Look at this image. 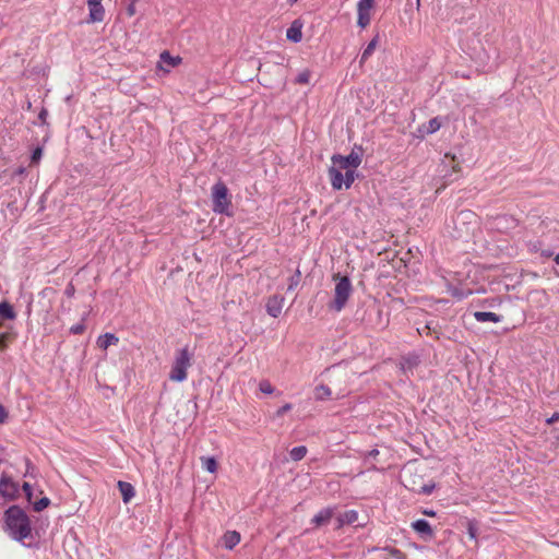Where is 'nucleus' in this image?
<instances>
[{
	"mask_svg": "<svg viewBox=\"0 0 559 559\" xmlns=\"http://www.w3.org/2000/svg\"><path fill=\"white\" fill-rule=\"evenodd\" d=\"M0 493L8 499L15 498L17 493V485L4 474L0 478Z\"/></svg>",
	"mask_w": 559,
	"mask_h": 559,
	"instance_id": "obj_9",
	"label": "nucleus"
},
{
	"mask_svg": "<svg viewBox=\"0 0 559 559\" xmlns=\"http://www.w3.org/2000/svg\"><path fill=\"white\" fill-rule=\"evenodd\" d=\"M557 420H559V412L554 413L551 417L546 419V423H547V425H551V424L556 423Z\"/></svg>",
	"mask_w": 559,
	"mask_h": 559,
	"instance_id": "obj_35",
	"label": "nucleus"
},
{
	"mask_svg": "<svg viewBox=\"0 0 559 559\" xmlns=\"http://www.w3.org/2000/svg\"><path fill=\"white\" fill-rule=\"evenodd\" d=\"M47 115H48V111L46 109H41L39 115H38V118L45 122L46 118H47Z\"/></svg>",
	"mask_w": 559,
	"mask_h": 559,
	"instance_id": "obj_39",
	"label": "nucleus"
},
{
	"mask_svg": "<svg viewBox=\"0 0 559 559\" xmlns=\"http://www.w3.org/2000/svg\"><path fill=\"white\" fill-rule=\"evenodd\" d=\"M419 4H420V0H417V5H419Z\"/></svg>",
	"mask_w": 559,
	"mask_h": 559,
	"instance_id": "obj_49",
	"label": "nucleus"
},
{
	"mask_svg": "<svg viewBox=\"0 0 559 559\" xmlns=\"http://www.w3.org/2000/svg\"><path fill=\"white\" fill-rule=\"evenodd\" d=\"M449 160V164H453L455 162L454 156H451L450 154H445L444 162Z\"/></svg>",
	"mask_w": 559,
	"mask_h": 559,
	"instance_id": "obj_43",
	"label": "nucleus"
},
{
	"mask_svg": "<svg viewBox=\"0 0 559 559\" xmlns=\"http://www.w3.org/2000/svg\"><path fill=\"white\" fill-rule=\"evenodd\" d=\"M432 489H433V485H431V486H424L421 488V492L429 495V493H431Z\"/></svg>",
	"mask_w": 559,
	"mask_h": 559,
	"instance_id": "obj_40",
	"label": "nucleus"
},
{
	"mask_svg": "<svg viewBox=\"0 0 559 559\" xmlns=\"http://www.w3.org/2000/svg\"><path fill=\"white\" fill-rule=\"evenodd\" d=\"M48 504H49V499H48V498H43V499H40L39 501H37V502L34 504V509H35L36 511H41V510H44Z\"/></svg>",
	"mask_w": 559,
	"mask_h": 559,
	"instance_id": "obj_29",
	"label": "nucleus"
},
{
	"mask_svg": "<svg viewBox=\"0 0 559 559\" xmlns=\"http://www.w3.org/2000/svg\"><path fill=\"white\" fill-rule=\"evenodd\" d=\"M377 454H378V450H372V451L370 452V455H377Z\"/></svg>",
	"mask_w": 559,
	"mask_h": 559,
	"instance_id": "obj_47",
	"label": "nucleus"
},
{
	"mask_svg": "<svg viewBox=\"0 0 559 559\" xmlns=\"http://www.w3.org/2000/svg\"><path fill=\"white\" fill-rule=\"evenodd\" d=\"M376 0H359L357 3V24L361 28H366L371 21V10Z\"/></svg>",
	"mask_w": 559,
	"mask_h": 559,
	"instance_id": "obj_7",
	"label": "nucleus"
},
{
	"mask_svg": "<svg viewBox=\"0 0 559 559\" xmlns=\"http://www.w3.org/2000/svg\"><path fill=\"white\" fill-rule=\"evenodd\" d=\"M294 285H296V283H295V282H292V284L289 285V287H288V288H289V289H293V288H294Z\"/></svg>",
	"mask_w": 559,
	"mask_h": 559,
	"instance_id": "obj_48",
	"label": "nucleus"
},
{
	"mask_svg": "<svg viewBox=\"0 0 559 559\" xmlns=\"http://www.w3.org/2000/svg\"><path fill=\"white\" fill-rule=\"evenodd\" d=\"M201 462L202 467L209 473H215L217 471L218 464L213 456H202Z\"/></svg>",
	"mask_w": 559,
	"mask_h": 559,
	"instance_id": "obj_22",
	"label": "nucleus"
},
{
	"mask_svg": "<svg viewBox=\"0 0 559 559\" xmlns=\"http://www.w3.org/2000/svg\"><path fill=\"white\" fill-rule=\"evenodd\" d=\"M127 12L129 16H132L135 14V2L131 1L129 7L127 8Z\"/></svg>",
	"mask_w": 559,
	"mask_h": 559,
	"instance_id": "obj_37",
	"label": "nucleus"
},
{
	"mask_svg": "<svg viewBox=\"0 0 559 559\" xmlns=\"http://www.w3.org/2000/svg\"><path fill=\"white\" fill-rule=\"evenodd\" d=\"M293 408V405L289 404V403H286L284 404L282 407H280L276 413H275V416L276 417H282L284 416V414H286L287 412H289L290 409Z\"/></svg>",
	"mask_w": 559,
	"mask_h": 559,
	"instance_id": "obj_28",
	"label": "nucleus"
},
{
	"mask_svg": "<svg viewBox=\"0 0 559 559\" xmlns=\"http://www.w3.org/2000/svg\"><path fill=\"white\" fill-rule=\"evenodd\" d=\"M43 156V148L41 147H36L32 154V163H38L40 160Z\"/></svg>",
	"mask_w": 559,
	"mask_h": 559,
	"instance_id": "obj_30",
	"label": "nucleus"
},
{
	"mask_svg": "<svg viewBox=\"0 0 559 559\" xmlns=\"http://www.w3.org/2000/svg\"><path fill=\"white\" fill-rule=\"evenodd\" d=\"M295 2H297V0H287V3L293 5Z\"/></svg>",
	"mask_w": 559,
	"mask_h": 559,
	"instance_id": "obj_45",
	"label": "nucleus"
},
{
	"mask_svg": "<svg viewBox=\"0 0 559 559\" xmlns=\"http://www.w3.org/2000/svg\"><path fill=\"white\" fill-rule=\"evenodd\" d=\"M412 528L418 533L419 535H421L423 537H428V538H431L433 536V531L429 524L428 521L426 520H417L415 522L412 523Z\"/></svg>",
	"mask_w": 559,
	"mask_h": 559,
	"instance_id": "obj_12",
	"label": "nucleus"
},
{
	"mask_svg": "<svg viewBox=\"0 0 559 559\" xmlns=\"http://www.w3.org/2000/svg\"><path fill=\"white\" fill-rule=\"evenodd\" d=\"M307 454V448L305 445L295 447L290 450L289 455L293 461H300Z\"/></svg>",
	"mask_w": 559,
	"mask_h": 559,
	"instance_id": "obj_24",
	"label": "nucleus"
},
{
	"mask_svg": "<svg viewBox=\"0 0 559 559\" xmlns=\"http://www.w3.org/2000/svg\"><path fill=\"white\" fill-rule=\"evenodd\" d=\"M467 533L472 539L476 538L477 530L473 523H468Z\"/></svg>",
	"mask_w": 559,
	"mask_h": 559,
	"instance_id": "obj_34",
	"label": "nucleus"
},
{
	"mask_svg": "<svg viewBox=\"0 0 559 559\" xmlns=\"http://www.w3.org/2000/svg\"><path fill=\"white\" fill-rule=\"evenodd\" d=\"M357 520H358L357 511H355V510L346 511L337 516V519H336L337 527L354 524Z\"/></svg>",
	"mask_w": 559,
	"mask_h": 559,
	"instance_id": "obj_15",
	"label": "nucleus"
},
{
	"mask_svg": "<svg viewBox=\"0 0 559 559\" xmlns=\"http://www.w3.org/2000/svg\"><path fill=\"white\" fill-rule=\"evenodd\" d=\"M0 318L3 320H14L16 318L13 307L7 301L0 302Z\"/></svg>",
	"mask_w": 559,
	"mask_h": 559,
	"instance_id": "obj_19",
	"label": "nucleus"
},
{
	"mask_svg": "<svg viewBox=\"0 0 559 559\" xmlns=\"http://www.w3.org/2000/svg\"><path fill=\"white\" fill-rule=\"evenodd\" d=\"M160 61L165 63L168 68L165 71H169L170 68H175L181 62L180 57H173L168 51H163L160 53Z\"/></svg>",
	"mask_w": 559,
	"mask_h": 559,
	"instance_id": "obj_20",
	"label": "nucleus"
},
{
	"mask_svg": "<svg viewBox=\"0 0 559 559\" xmlns=\"http://www.w3.org/2000/svg\"><path fill=\"white\" fill-rule=\"evenodd\" d=\"M331 160L340 163V168H348L354 171V174H357V168L362 162V150L361 147L355 146L347 156L333 155Z\"/></svg>",
	"mask_w": 559,
	"mask_h": 559,
	"instance_id": "obj_6",
	"label": "nucleus"
},
{
	"mask_svg": "<svg viewBox=\"0 0 559 559\" xmlns=\"http://www.w3.org/2000/svg\"><path fill=\"white\" fill-rule=\"evenodd\" d=\"M555 262L559 265V253L555 257Z\"/></svg>",
	"mask_w": 559,
	"mask_h": 559,
	"instance_id": "obj_46",
	"label": "nucleus"
},
{
	"mask_svg": "<svg viewBox=\"0 0 559 559\" xmlns=\"http://www.w3.org/2000/svg\"><path fill=\"white\" fill-rule=\"evenodd\" d=\"M425 129V132L428 134H432L437 132L441 128V122L439 118H432L428 121L427 126L423 127Z\"/></svg>",
	"mask_w": 559,
	"mask_h": 559,
	"instance_id": "obj_25",
	"label": "nucleus"
},
{
	"mask_svg": "<svg viewBox=\"0 0 559 559\" xmlns=\"http://www.w3.org/2000/svg\"><path fill=\"white\" fill-rule=\"evenodd\" d=\"M333 280L335 282L334 297L329 304V308L340 312L346 306L353 293V286L350 280L347 276H340L336 274L333 276Z\"/></svg>",
	"mask_w": 559,
	"mask_h": 559,
	"instance_id": "obj_2",
	"label": "nucleus"
},
{
	"mask_svg": "<svg viewBox=\"0 0 559 559\" xmlns=\"http://www.w3.org/2000/svg\"><path fill=\"white\" fill-rule=\"evenodd\" d=\"M452 294H453V296H456V297H459V298H463V295H462V294H459V292H453Z\"/></svg>",
	"mask_w": 559,
	"mask_h": 559,
	"instance_id": "obj_44",
	"label": "nucleus"
},
{
	"mask_svg": "<svg viewBox=\"0 0 559 559\" xmlns=\"http://www.w3.org/2000/svg\"><path fill=\"white\" fill-rule=\"evenodd\" d=\"M474 318L478 322L490 321V322H493V323H499L501 321V317L500 316H498L495 312H490V311H476L474 313Z\"/></svg>",
	"mask_w": 559,
	"mask_h": 559,
	"instance_id": "obj_16",
	"label": "nucleus"
},
{
	"mask_svg": "<svg viewBox=\"0 0 559 559\" xmlns=\"http://www.w3.org/2000/svg\"><path fill=\"white\" fill-rule=\"evenodd\" d=\"M8 417L5 408L0 404V424L4 423Z\"/></svg>",
	"mask_w": 559,
	"mask_h": 559,
	"instance_id": "obj_36",
	"label": "nucleus"
},
{
	"mask_svg": "<svg viewBox=\"0 0 559 559\" xmlns=\"http://www.w3.org/2000/svg\"><path fill=\"white\" fill-rule=\"evenodd\" d=\"M5 527L9 535L20 542L27 538L32 531L27 515L19 507L5 511Z\"/></svg>",
	"mask_w": 559,
	"mask_h": 559,
	"instance_id": "obj_1",
	"label": "nucleus"
},
{
	"mask_svg": "<svg viewBox=\"0 0 559 559\" xmlns=\"http://www.w3.org/2000/svg\"><path fill=\"white\" fill-rule=\"evenodd\" d=\"M338 166H341L340 163L332 162V166L329 168L331 186L335 190L349 189L357 174H354L348 168H340Z\"/></svg>",
	"mask_w": 559,
	"mask_h": 559,
	"instance_id": "obj_4",
	"label": "nucleus"
},
{
	"mask_svg": "<svg viewBox=\"0 0 559 559\" xmlns=\"http://www.w3.org/2000/svg\"><path fill=\"white\" fill-rule=\"evenodd\" d=\"M286 37L294 43H299L302 37L301 25H298L297 22H294L287 29Z\"/></svg>",
	"mask_w": 559,
	"mask_h": 559,
	"instance_id": "obj_18",
	"label": "nucleus"
},
{
	"mask_svg": "<svg viewBox=\"0 0 559 559\" xmlns=\"http://www.w3.org/2000/svg\"><path fill=\"white\" fill-rule=\"evenodd\" d=\"M259 390L262 392V393H265V394H272L274 392V386L271 384L270 381L267 380H262L260 383H259Z\"/></svg>",
	"mask_w": 559,
	"mask_h": 559,
	"instance_id": "obj_27",
	"label": "nucleus"
},
{
	"mask_svg": "<svg viewBox=\"0 0 559 559\" xmlns=\"http://www.w3.org/2000/svg\"><path fill=\"white\" fill-rule=\"evenodd\" d=\"M24 173H25V168L24 167H19V168H16L14 170L13 175L14 176H22V175H24Z\"/></svg>",
	"mask_w": 559,
	"mask_h": 559,
	"instance_id": "obj_41",
	"label": "nucleus"
},
{
	"mask_svg": "<svg viewBox=\"0 0 559 559\" xmlns=\"http://www.w3.org/2000/svg\"><path fill=\"white\" fill-rule=\"evenodd\" d=\"M103 0H86L88 7V22L96 23L102 22L105 17V9L102 4Z\"/></svg>",
	"mask_w": 559,
	"mask_h": 559,
	"instance_id": "obj_8",
	"label": "nucleus"
},
{
	"mask_svg": "<svg viewBox=\"0 0 559 559\" xmlns=\"http://www.w3.org/2000/svg\"><path fill=\"white\" fill-rule=\"evenodd\" d=\"M224 546L227 549H233L240 542V534L236 531H228L223 536Z\"/></svg>",
	"mask_w": 559,
	"mask_h": 559,
	"instance_id": "obj_17",
	"label": "nucleus"
},
{
	"mask_svg": "<svg viewBox=\"0 0 559 559\" xmlns=\"http://www.w3.org/2000/svg\"><path fill=\"white\" fill-rule=\"evenodd\" d=\"M192 365V354L188 347L176 350L175 358L169 372V380L183 382L188 377V369Z\"/></svg>",
	"mask_w": 559,
	"mask_h": 559,
	"instance_id": "obj_3",
	"label": "nucleus"
},
{
	"mask_svg": "<svg viewBox=\"0 0 559 559\" xmlns=\"http://www.w3.org/2000/svg\"><path fill=\"white\" fill-rule=\"evenodd\" d=\"M283 305H284V298L281 296L274 295V296L270 297L266 302V312L271 317L277 318L282 312Z\"/></svg>",
	"mask_w": 559,
	"mask_h": 559,
	"instance_id": "obj_10",
	"label": "nucleus"
},
{
	"mask_svg": "<svg viewBox=\"0 0 559 559\" xmlns=\"http://www.w3.org/2000/svg\"><path fill=\"white\" fill-rule=\"evenodd\" d=\"M85 330V325L83 323H78L71 326L70 332L73 334H81Z\"/></svg>",
	"mask_w": 559,
	"mask_h": 559,
	"instance_id": "obj_31",
	"label": "nucleus"
},
{
	"mask_svg": "<svg viewBox=\"0 0 559 559\" xmlns=\"http://www.w3.org/2000/svg\"><path fill=\"white\" fill-rule=\"evenodd\" d=\"M118 488L124 503L130 502L135 495L134 487L130 483L119 480Z\"/></svg>",
	"mask_w": 559,
	"mask_h": 559,
	"instance_id": "obj_14",
	"label": "nucleus"
},
{
	"mask_svg": "<svg viewBox=\"0 0 559 559\" xmlns=\"http://www.w3.org/2000/svg\"><path fill=\"white\" fill-rule=\"evenodd\" d=\"M213 211L218 214L229 215V206L231 204L228 189L222 181L216 182L212 187Z\"/></svg>",
	"mask_w": 559,
	"mask_h": 559,
	"instance_id": "obj_5",
	"label": "nucleus"
},
{
	"mask_svg": "<svg viewBox=\"0 0 559 559\" xmlns=\"http://www.w3.org/2000/svg\"><path fill=\"white\" fill-rule=\"evenodd\" d=\"M119 342V338L112 334V333H105L103 335H99L96 344L99 348L103 350H106L109 346L117 345Z\"/></svg>",
	"mask_w": 559,
	"mask_h": 559,
	"instance_id": "obj_13",
	"label": "nucleus"
},
{
	"mask_svg": "<svg viewBox=\"0 0 559 559\" xmlns=\"http://www.w3.org/2000/svg\"><path fill=\"white\" fill-rule=\"evenodd\" d=\"M311 72L309 70L301 71L297 78L296 82L299 84H308L310 82Z\"/></svg>",
	"mask_w": 559,
	"mask_h": 559,
	"instance_id": "obj_26",
	"label": "nucleus"
},
{
	"mask_svg": "<svg viewBox=\"0 0 559 559\" xmlns=\"http://www.w3.org/2000/svg\"><path fill=\"white\" fill-rule=\"evenodd\" d=\"M23 490L28 498L32 496V486L28 483L23 484Z\"/></svg>",
	"mask_w": 559,
	"mask_h": 559,
	"instance_id": "obj_38",
	"label": "nucleus"
},
{
	"mask_svg": "<svg viewBox=\"0 0 559 559\" xmlns=\"http://www.w3.org/2000/svg\"><path fill=\"white\" fill-rule=\"evenodd\" d=\"M331 396V390L328 385L320 384L314 389V397L318 401L328 400Z\"/></svg>",
	"mask_w": 559,
	"mask_h": 559,
	"instance_id": "obj_23",
	"label": "nucleus"
},
{
	"mask_svg": "<svg viewBox=\"0 0 559 559\" xmlns=\"http://www.w3.org/2000/svg\"><path fill=\"white\" fill-rule=\"evenodd\" d=\"M423 514H425L427 516H436V512L433 510H428V509H425L423 511Z\"/></svg>",
	"mask_w": 559,
	"mask_h": 559,
	"instance_id": "obj_42",
	"label": "nucleus"
},
{
	"mask_svg": "<svg viewBox=\"0 0 559 559\" xmlns=\"http://www.w3.org/2000/svg\"><path fill=\"white\" fill-rule=\"evenodd\" d=\"M334 515V508H324L320 510L311 520L316 527L326 525Z\"/></svg>",
	"mask_w": 559,
	"mask_h": 559,
	"instance_id": "obj_11",
	"label": "nucleus"
},
{
	"mask_svg": "<svg viewBox=\"0 0 559 559\" xmlns=\"http://www.w3.org/2000/svg\"><path fill=\"white\" fill-rule=\"evenodd\" d=\"M377 46H378V36L372 38L369 41V44L367 45V47L365 48V50L362 51L361 57H360L361 64L365 63L368 60V58L373 53Z\"/></svg>",
	"mask_w": 559,
	"mask_h": 559,
	"instance_id": "obj_21",
	"label": "nucleus"
},
{
	"mask_svg": "<svg viewBox=\"0 0 559 559\" xmlns=\"http://www.w3.org/2000/svg\"><path fill=\"white\" fill-rule=\"evenodd\" d=\"M9 337H10L9 333L0 334V349H3L7 347Z\"/></svg>",
	"mask_w": 559,
	"mask_h": 559,
	"instance_id": "obj_33",
	"label": "nucleus"
},
{
	"mask_svg": "<svg viewBox=\"0 0 559 559\" xmlns=\"http://www.w3.org/2000/svg\"><path fill=\"white\" fill-rule=\"evenodd\" d=\"M388 551L391 556H393L397 559H405V555L396 548H389Z\"/></svg>",
	"mask_w": 559,
	"mask_h": 559,
	"instance_id": "obj_32",
	"label": "nucleus"
}]
</instances>
